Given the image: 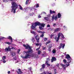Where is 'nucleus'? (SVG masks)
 <instances>
[{
  "label": "nucleus",
  "mask_w": 74,
  "mask_h": 74,
  "mask_svg": "<svg viewBox=\"0 0 74 74\" xmlns=\"http://www.w3.org/2000/svg\"><path fill=\"white\" fill-rule=\"evenodd\" d=\"M23 46L25 47L26 49H29L30 50L28 51H25V53L26 54L25 56H21V57L22 58V59H29V58H30L31 57H33L34 58H37V55L33 54L32 55L30 54V53H33V50L32 49V47H30L29 45L27 44L26 45H23Z\"/></svg>",
  "instance_id": "obj_1"
},
{
  "label": "nucleus",
  "mask_w": 74,
  "mask_h": 74,
  "mask_svg": "<svg viewBox=\"0 0 74 74\" xmlns=\"http://www.w3.org/2000/svg\"><path fill=\"white\" fill-rule=\"evenodd\" d=\"M32 25L31 26V29H35V27L37 26H39V28L40 30H43L44 28L42 27H44V26H45V24L43 23H40L39 22H36L34 23H32Z\"/></svg>",
  "instance_id": "obj_2"
},
{
  "label": "nucleus",
  "mask_w": 74,
  "mask_h": 74,
  "mask_svg": "<svg viewBox=\"0 0 74 74\" xmlns=\"http://www.w3.org/2000/svg\"><path fill=\"white\" fill-rule=\"evenodd\" d=\"M66 58L67 59L68 61V62L66 64V67H67L68 66H70L69 64L71 62V57L69 54H67L66 55Z\"/></svg>",
  "instance_id": "obj_3"
},
{
  "label": "nucleus",
  "mask_w": 74,
  "mask_h": 74,
  "mask_svg": "<svg viewBox=\"0 0 74 74\" xmlns=\"http://www.w3.org/2000/svg\"><path fill=\"white\" fill-rule=\"evenodd\" d=\"M30 32L32 34H34V36L36 35V36H35V38H36L37 42H39V40H40V38L38 36V35H36L37 34H36V32H35L33 31L32 30H31Z\"/></svg>",
  "instance_id": "obj_4"
},
{
  "label": "nucleus",
  "mask_w": 74,
  "mask_h": 74,
  "mask_svg": "<svg viewBox=\"0 0 74 74\" xmlns=\"http://www.w3.org/2000/svg\"><path fill=\"white\" fill-rule=\"evenodd\" d=\"M12 6L11 7L18 8V5L16 2L13 1L12 2Z\"/></svg>",
  "instance_id": "obj_5"
},
{
  "label": "nucleus",
  "mask_w": 74,
  "mask_h": 74,
  "mask_svg": "<svg viewBox=\"0 0 74 74\" xmlns=\"http://www.w3.org/2000/svg\"><path fill=\"white\" fill-rule=\"evenodd\" d=\"M17 8L11 7V12H12V13H13V14H15V13L16 12V9Z\"/></svg>",
  "instance_id": "obj_6"
},
{
  "label": "nucleus",
  "mask_w": 74,
  "mask_h": 74,
  "mask_svg": "<svg viewBox=\"0 0 74 74\" xmlns=\"http://www.w3.org/2000/svg\"><path fill=\"white\" fill-rule=\"evenodd\" d=\"M14 49V47H12V48H11L10 46H9L8 48H6L5 49V52H8V51H11V49Z\"/></svg>",
  "instance_id": "obj_7"
},
{
  "label": "nucleus",
  "mask_w": 74,
  "mask_h": 74,
  "mask_svg": "<svg viewBox=\"0 0 74 74\" xmlns=\"http://www.w3.org/2000/svg\"><path fill=\"white\" fill-rule=\"evenodd\" d=\"M6 56H3L2 58V60H1V61H3V63H6V61H5V59H6Z\"/></svg>",
  "instance_id": "obj_8"
},
{
  "label": "nucleus",
  "mask_w": 74,
  "mask_h": 74,
  "mask_svg": "<svg viewBox=\"0 0 74 74\" xmlns=\"http://www.w3.org/2000/svg\"><path fill=\"white\" fill-rule=\"evenodd\" d=\"M58 37H56L54 39L55 40L56 42H58V41H59V38H60V35L58 34Z\"/></svg>",
  "instance_id": "obj_9"
},
{
  "label": "nucleus",
  "mask_w": 74,
  "mask_h": 74,
  "mask_svg": "<svg viewBox=\"0 0 74 74\" xmlns=\"http://www.w3.org/2000/svg\"><path fill=\"white\" fill-rule=\"evenodd\" d=\"M58 34L60 35V36H61V37L63 39H64L65 38V37L64 36V35L62 33H58Z\"/></svg>",
  "instance_id": "obj_10"
},
{
  "label": "nucleus",
  "mask_w": 74,
  "mask_h": 74,
  "mask_svg": "<svg viewBox=\"0 0 74 74\" xmlns=\"http://www.w3.org/2000/svg\"><path fill=\"white\" fill-rule=\"evenodd\" d=\"M65 46V44H63L62 43H61L60 44V47H59V49H60V48H62V49H63Z\"/></svg>",
  "instance_id": "obj_11"
},
{
  "label": "nucleus",
  "mask_w": 74,
  "mask_h": 74,
  "mask_svg": "<svg viewBox=\"0 0 74 74\" xmlns=\"http://www.w3.org/2000/svg\"><path fill=\"white\" fill-rule=\"evenodd\" d=\"M21 70L20 69H18V70L16 71V72L18 74H21L22 73V72L21 71Z\"/></svg>",
  "instance_id": "obj_12"
},
{
  "label": "nucleus",
  "mask_w": 74,
  "mask_h": 74,
  "mask_svg": "<svg viewBox=\"0 0 74 74\" xmlns=\"http://www.w3.org/2000/svg\"><path fill=\"white\" fill-rule=\"evenodd\" d=\"M55 61H56V58L55 57H52L51 62H55Z\"/></svg>",
  "instance_id": "obj_13"
},
{
  "label": "nucleus",
  "mask_w": 74,
  "mask_h": 74,
  "mask_svg": "<svg viewBox=\"0 0 74 74\" xmlns=\"http://www.w3.org/2000/svg\"><path fill=\"white\" fill-rule=\"evenodd\" d=\"M61 66H62V67L64 68V70H66V65H64V64H60Z\"/></svg>",
  "instance_id": "obj_14"
},
{
  "label": "nucleus",
  "mask_w": 74,
  "mask_h": 74,
  "mask_svg": "<svg viewBox=\"0 0 74 74\" xmlns=\"http://www.w3.org/2000/svg\"><path fill=\"white\" fill-rule=\"evenodd\" d=\"M29 9H30V10H35L36 9H35V6H34V7H29Z\"/></svg>",
  "instance_id": "obj_15"
},
{
  "label": "nucleus",
  "mask_w": 74,
  "mask_h": 74,
  "mask_svg": "<svg viewBox=\"0 0 74 74\" xmlns=\"http://www.w3.org/2000/svg\"><path fill=\"white\" fill-rule=\"evenodd\" d=\"M7 38L8 39H9L10 40H11V42H12V37L11 36H9L8 37H7Z\"/></svg>",
  "instance_id": "obj_16"
},
{
  "label": "nucleus",
  "mask_w": 74,
  "mask_h": 74,
  "mask_svg": "<svg viewBox=\"0 0 74 74\" xmlns=\"http://www.w3.org/2000/svg\"><path fill=\"white\" fill-rule=\"evenodd\" d=\"M37 32L39 33H41V34H44L45 33V32H42L41 31H37Z\"/></svg>",
  "instance_id": "obj_17"
},
{
  "label": "nucleus",
  "mask_w": 74,
  "mask_h": 74,
  "mask_svg": "<svg viewBox=\"0 0 74 74\" xmlns=\"http://www.w3.org/2000/svg\"><path fill=\"white\" fill-rule=\"evenodd\" d=\"M61 16H62V15H61V14H60V13H58V18H60Z\"/></svg>",
  "instance_id": "obj_18"
},
{
  "label": "nucleus",
  "mask_w": 74,
  "mask_h": 74,
  "mask_svg": "<svg viewBox=\"0 0 74 74\" xmlns=\"http://www.w3.org/2000/svg\"><path fill=\"white\" fill-rule=\"evenodd\" d=\"M56 12L54 11H52V10H50V14H55Z\"/></svg>",
  "instance_id": "obj_19"
},
{
  "label": "nucleus",
  "mask_w": 74,
  "mask_h": 74,
  "mask_svg": "<svg viewBox=\"0 0 74 74\" xmlns=\"http://www.w3.org/2000/svg\"><path fill=\"white\" fill-rule=\"evenodd\" d=\"M41 43H39V45H40L39 47L36 49V51H38L39 49H40V47H41Z\"/></svg>",
  "instance_id": "obj_20"
},
{
  "label": "nucleus",
  "mask_w": 74,
  "mask_h": 74,
  "mask_svg": "<svg viewBox=\"0 0 74 74\" xmlns=\"http://www.w3.org/2000/svg\"><path fill=\"white\" fill-rule=\"evenodd\" d=\"M19 9L20 10H22V11H23L24 10L23 9V8H22V7L21 6V5H19Z\"/></svg>",
  "instance_id": "obj_21"
},
{
  "label": "nucleus",
  "mask_w": 74,
  "mask_h": 74,
  "mask_svg": "<svg viewBox=\"0 0 74 74\" xmlns=\"http://www.w3.org/2000/svg\"><path fill=\"white\" fill-rule=\"evenodd\" d=\"M60 30V28H57L55 29V32H58Z\"/></svg>",
  "instance_id": "obj_22"
},
{
  "label": "nucleus",
  "mask_w": 74,
  "mask_h": 74,
  "mask_svg": "<svg viewBox=\"0 0 74 74\" xmlns=\"http://www.w3.org/2000/svg\"><path fill=\"white\" fill-rule=\"evenodd\" d=\"M55 19V15H53L52 16L51 20L52 21H54V19Z\"/></svg>",
  "instance_id": "obj_23"
},
{
  "label": "nucleus",
  "mask_w": 74,
  "mask_h": 74,
  "mask_svg": "<svg viewBox=\"0 0 74 74\" xmlns=\"http://www.w3.org/2000/svg\"><path fill=\"white\" fill-rule=\"evenodd\" d=\"M4 38H4V37H3L2 36H0V40L1 41V40H4Z\"/></svg>",
  "instance_id": "obj_24"
},
{
  "label": "nucleus",
  "mask_w": 74,
  "mask_h": 74,
  "mask_svg": "<svg viewBox=\"0 0 74 74\" xmlns=\"http://www.w3.org/2000/svg\"><path fill=\"white\" fill-rule=\"evenodd\" d=\"M46 63L47 65L48 66H50V64H48V61H47L46 62Z\"/></svg>",
  "instance_id": "obj_25"
},
{
  "label": "nucleus",
  "mask_w": 74,
  "mask_h": 74,
  "mask_svg": "<svg viewBox=\"0 0 74 74\" xmlns=\"http://www.w3.org/2000/svg\"><path fill=\"white\" fill-rule=\"evenodd\" d=\"M52 53H56V49H55L53 50Z\"/></svg>",
  "instance_id": "obj_26"
},
{
  "label": "nucleus",
  "mask_w": 74,
  "mask_h": 74,
  "mask_svg": "<svg viewBox=\"0 0 74 74\" xmlns=\"http://www.w3.org/2000/svg\"><path fill=\"white\" fill-rule=\"evenodd\" d=\"M12 55L13 56H15V53L14 52H13L12 54Z\"/></svg>",
  "instance_id": "obj_27"
},
{
  "label": "nucleus",
  "mask_w": 74,
  "mask_h": 74,
  "mask_svg": "<svg viewBox=\"0 0 74 74\" xmlns=\"http://www.w3.org/2000/svg\"><path fill=\"white\" fill-rule=\"evenodd\" d=\"M19 62V59H17L16 61L15 62V63H18V62Z\"/></svg>",
  "instance_id": "obj_28"
},
{
  "label": "nucleus",
  "mask_w": 74,
  "mask_h": 74,
  "mask_svg": "<svg viewBox=\"0 0 74 74\" xmlns=\"http://www.w3.org/2000/svg\"><path fill=\"white\" fill-rule=\"evenodd\" d=\"M54 19L56 21L58 19V17H57V16H56L54 18Z\"/></svg>",
  "instance_id": "obj_29"
},
{
  "label": "nucleus",
  "mask_w": 74,
  "mask_h": 74,
  "mask_svg": "<svg viewBox=\"0 0 74 74\" xmlns=\"http://www.w3.org/2000/svg\"><path fill=\"white\" fill-rule=\"evenodd\" d=\"M38 51H38V55H40V53H41V51L40 50H38Z\"/></svg>",
  "instance_id": "obj_30"
},
{
  "label": "nucleus",
  "mask_w": 74,
  "mask_h": 74,
  "mask_svg": "<svg viewBox=\"0 0 74 74\" xmlns=\"http://www.w3.org/2000/svg\"><path fill=\"white\" fill-rule=\"evenodd\" d=\"M29 0H27L26 1V2H25V4L26 5H27L28 4V3H29Z\"/></svg>",
  "instance_id": "obj_31"
},
{
  "label": "nucleus",
  "mask_w": 74,
  "mask_h": 74,
  "mask_svg": "<svg viewBox=\"0 0 74 74\" xmlns=\"http://www.w3.org/2000/svg\"><path fill=\"white\" fill-rule=\"evenodd\" d=\"M51 42V41H48L47 42H46L45 44L46 45H47V44H49Z\"/></svg>",
  "instance_id": "obj_32"
},
{
  "label": "nucleus",
  "mask_w": 74,
  "mask_h": 74,
  "mask_svg": "<svg viewBox=\"0 0 74 74\" xmlns=\"http://www.w3.org/2000/svg\"><path fill=\"white\" fill-rule=\"evenodd\" d=\"M48 47V51H49V52H51V48L49 47Z\"/></svg>",
  "instance_id": "obj_33"
},
{
  "label": "nucleus",
  "mask_w": 74,
  "mask_h": 74,
  "mask_svg": "<svg viewBox=\"0 0 74 74\" xmlns=\"http://www.w3.org/2000/svg\"><path fill=\"white\" fill-rule=\"evenodd\" d=\"M32 41L33 42H34V38H32Z\"/></svg>",
  "instance_id": "obj_34"
},
{
  "label": "nucleus",
  "mask_w": 74,
  "mask_h": 74,
  "mask_svg": "<svg viewBox=\"0 0 74 74\" xmlns=\"http://www.w3.org/2000/svg\"><path fill=\"white\" fill-rule=\"evenodd\" d=\"M5 44H8V45H10V44H11V43H10L9 42H5Z\"/></svg>",
  "instance_id": "obj_35"
},
{
  "label": "nucleus",
  "mask_w": 74,
  "mask_h": 74,
  "mask_svg": "<svg viewBox=\"0 0 74 74\" xmlns=\"http://www.w3.org/2000/svg\"><path fill=\"white\" fill-rule=\"evenodd\" d=\"M64 63H66V62H67V61L65 59H64L63 60Z\"/></svg>",
  "instance_id": "obj_36"
},
{
  "label": "nucleus",
  "mask_w": 74,
  "mask_h": 74,
  "mask_svg": "<svg viewBox=\"0 0 74 74\" xmlns=\"http://www.w3.org/2000/svg\"><path fill=\"white\" fill-rule=\"evenodd\" d=\"M42 69H44V68H45V64H43V65H42Z\"/></svg>",
  "instance_id": "obj_37"
},
{
  "label": "nucleus",
  "mask_w": 74,
  "mask_h": 74,
  "mask_svg": "<svg viewBox=\"0 0 74 74\" xmlns=\"http://www.w3.org/2000/svg\"><path fill=\"white\" fill-rule=\"evenodd\" d=\"M47 39H48V38H44V40L46 41H47Z\"/></svg>",
  "instance_id": "obj_38"
},
{
  "label": "nucleus",
  "mask_w": 74,
  "mask_h": 74,
  "mask_svg": "<svg viewBox=\"0 0 74 74\" xmlns=\"http://www.w3.org/2000/svg\"><path fill=\"white\" fill-rule=\"evenodd\" d=\"M3 1L4 2H8V1H9V0H3Z\"/></svg>",
  "instance_id": "obj_39"
},
{
  "label": "nucleus",
  "mask_w": 74,
  "mask_h": 74,
  "mask_svg": "<svg viewBox=\"0 0 74 74\" xmlns=\"http://www.w3.org/2000/svg\"><path fill=\"white\" fill-rule=\"evenodd\" d=\"M44 18L46 20V21H48V18L47 17H45Z\"/></svg>",
  "instance_id": "obj_40"
},
{
  "label": "nucleus",
  "mask_w": 74,
  "mask_h": 74,
  "mask_svg": "<svg viewBox=\"0 0 74 74\" xmlns=\"http://www.w3.org/2000/svg\"><path fill=\"white\" fill-rule=\"evenodd\" d=\"M49 48H51L52 47V44H50L49 45Z\"/></svg>",
  "instance_id": "obj_41"
},
{
  "label": "nucleus",
  "mask_w": 74,
  "mask_h": 74,
  "mask_svg": "<svg viewBox=\"0 0 74 74\" xmlns=\"http://www.w3.org/2000/svg\"><path fill=\"white\" fill-rule=\"evenodd\" d=\"M44 35V34H42L40 36V37H43Z\"/></svg>",
  "instance_id": "obj_42"
},
{
  "label": "nucleus",
  "mask_w": 74,
  "mask_h": 74,
  "mask_svg": "<svg viewBox=\"0 0 74 74\" xmlns=\"http://www.w3.org/2000/svg\"><path fill=\"white\" fill-rule=\"evenodd\" d=\"M43 53H44L42 54V55L43 56L45 57V56H44V55H45V52L44 51L43 52Z\"/></svg>",
  "instance_id": "obj_43"
},
{
  "label": "nucleus",
  "mask_w": 74,
  "mask_h": 74,
  "mask_svg": "<svg viewBox=\"0 0 74 74\" xmlns=\"http://www.w3.org/2000/svg\"><path fill=\"white\" fill-rule=\"evenodd\" d=\"M20 51H21V49H18L17 51L18 53H19V52H20Z\"/></svg>",
  "instance_id": "obj_44"
},
{
  "label": "nucleus",
  "mask_w": 74,
  "mask_h": 74,
  "mask_svg": "<svg viewBox=\"0 0 74 74\" xmlns=\"http://www.w3.org/2000/svg\"><path fill=\"white\" fill-rule=\"evenodd\" d=\"M38 7H39V4H38L36 5V8H38Z\"/></svg>",
  "instance_id": "obj_45"
},
{
  "label": "nucleus",
  "mask_w": 74,
  "mask_h": 74,
  "mask_svg": "<svg viewBox=\"0 0 74 74\" xmlns=\"http://www.w3.org/2000/svg\"><path fill=\"white\" fill-rule=\"evenodd\" d=\"M36 46H38L39 45V44L38 43H36Z\"/></svg>",
  "instance_id": "obj_46"
},
{
  "label": "nucleus",
  "mask_w": 74,
  "mask_h": 74,
  "mask_svg": "<svg viewBox=\"0 0 74 74\" xmlns=\"http://www.w3.org/2000/svg\"><path fill=\"white\" fill-rule=\"evenodd\" d=\"M56 26V23L54 24L53 25V26Z\"/></svg>",
  "instance_id": "obj_47"
},
{
  "label": "nucleus",
  "mask_w": 74,
  "mask_h": 74,
  "mask_svg": "<svg viewBox=\"0 0 74 74\" xmlns=\"http://www.w3.org/2000/svg\"><path fill=\"white\" fill-rule=\"evenodd\" d=\"M46 49V48H45V47H44L43 48V50H45Z\"/></svg>",
  "instance_id": "obj_48"
},
{
  "label": "nucleus",
  "mask_w": 74,
  "mask_h": 74,
  "mask_svg": "<svg viewBox=\"0 0 74 74\" xmlns=\"http://www.w3.org/2000/svg\"><path fill=\"white\" fill-rule=\"evenodd\" d=\"M44 70V69L43 68H41L40 69V71H42V70Z\"/></svg>",
  "instance_id": "obj_49"
},
{
  "label": "nucleus",
  "mask_w": 74,
  "mask_h": 74,
  "mask_svg": "<svg viewBox=\"0 0 74 74\" xmlns=\"http://www.w3.org/2000/svg\"><path fill=\"white\" fill-rule=\"evenodd\" d=\"M41 16H40V15H39L38 16V18H41Z\"/></svg>",
  "instance_id": "obj_50"
},
{
  "label": "nucleus",
  "mask_w": 74,
  "mask_h": 74,
  "mask_svg": "<svg viewBox=\"0 0 74 74\" xmlns=\"http://www.w3.org/2000/svg\"><path fill=\"white\" fill-rule=\"evenodd\" d=\"M53 35H51V37H50V38H52V37H53Z\"/></svg>",
  "instance_id": "obj_51"
},
{
  "label": "nucleus",
  "mask_w": 74,
  "mask_h": 74,
  "mask_svg": "<svg viewBox=\"0 0 74 74\" xmlns=\"http://www.w3.org/2000/svg\"><path fill=\"white\" fill-rule=\"evenodd\" d=\"M11 72L10 71H8V74H10Z\"/></svg>",
  "instance_id": "obj_52"
},
{
  "label": "nucleus",
  "mask_w": 74,
  "mask_h": 74,
  "mask_svg": "<svg viewBox=\"0 0 74 74\" xmlns=\"http://www.w3.org/2000/svg\"><path fill=\"white\" fill-rule=\"evenodd\" d=\"M42 13L44 14H45V15H46V13L45 12H42Z\"/></svg>",
  "instance_id": "obj_53"
},
{
  "label": "nucleus",
  "mask_w": 74,
  "mask_h": 74,
  "mask_svg": "<svg viewBox=\"0 0 74 74\" xmlns=\"http://www.w3.org/2000/svg\"><path fill=\"white\" fill-rule=\"evenodd\" d=\"M47 27H50V25H47Z\"/></svg>",
  "instance_id": "obj_54"
},
{
  "label": "nucleus",
  "mask_w": 74,
  "mask_h": 74,
  "mask_svg": "<svg viewBox=\"0 0 74 74\" xmlns=\"http://www.w3.org/2000/svg\"><path fill=\"white\" fill-rule=\"evenodd\" d=\"M65 29V28H67V27H66V26H64L63 27Z\"/></svg>",
  "instance_id": "obj_55"
},
{
  "label": "nucleus",
  "mask_w": 74,
  "mask_h": 74,
  "mask_svg": "<svg viewBox=\"0 0 74 74\" xmlns=\"http://www.w3.org/2000/svg\"><path fill=\"white\" fill-rule=\"evenodd\" d=\"M43 74H47V73L45 72H44Z\"/></svg>",
  "instance_id": "obj_56"
},
{
  "label": "nucleus",
  "mask_w": 74,
  "mask_h": 74,
  "mask_svg": "<svg viewBox=\"0 0 74 74\" xmlns=\"http://www.w3.org/2000/svg\"><path fill=\"white\" fill-rule=\"evenodd\" d=\"M29 15L30 16H31V15H33V14H30Z\"/></svg>",
  "instance_id": "obj_57"
},
{
  "label": "nucleus",
  "mask_w": 74,
  "mask_h": 74,
  "mask_svg": "<svg viewBox=\"0 0 74 74\" xmlns=\"http://www.w3.org/2000/svg\"><path fill=\"white\" fill-rule=\"evenodd\" d=\"M47 74H52L51 73H48Z\"/></svg>",
  "instance_id": "obj_58"
},
{
  "label": "nucleus",
  "mask_w": 74,
  "mask_h": 74,
  "mask_svg": "<svg viewBox=\"0 0 74 74\" xmlns=\"http://www.w3.org/2000/svg\"><path fill=\"white\" fill-rule=\"evenodd\" d=\"M14 60H16V58H14Z\"/></svg>",
  "instance_id": "obj_59"
},
{
  "label": "nucleus",
  "mask_w": 74,
  "mask_h": 74,
  "mask_svg": "<svg viewBox=\"0 0 74 74\" xmlns=\"http://www.w3.org/2000/svg\"><path fill=\"white\" fill-rule=\"evenodd\" d=\"M9 1H13L14 0H9Z\"/></svg>",
  "instance_id": "obj_60"
},
{
  "label": "nucleus",
  "mask_w": 74,
  "mask_h": 74,
  "mask_svg": "<svg viewBox=\"0 0 74 74\" xmlns=\"http://www.w3.org/2000/svg\"><path fill=\"white\" fill-rule=\"evenodd\" d=\"M26 8H24V10H26Z\"/></svg>",
  "instance_id": "obj_61"
},
{
  "label": "nucleus",
  "mask_w": 74,
  "mask_h": 74,
  "mask_svg": "<svg viewBox=\"0 0 74 74\" xmlns=\"http://www.w3.org/2000/svg\"><path fill=\"white\" fill-rule=\"evenodd\" d=\"M58 66H59L58 65Z\"/></svg>",
  "instance_id": "obj_62"
},
{
  "label": "nucleus",
  "mask_w": 74,
  "mask_h": 74,
  "mask_svg": "<svg viewBox=\"0 0 74 74\" xmlns=\"http://www.w3.org/2000/svg\"><path fill=\"white\" fill-rule=\"evenodd\" d=\"M62 56H63V55Z\"/></svg>",
  "instance_id": "obj_63"
},
{
  "label": "nucleus",
  "mask_w": 74,
  "mask_h": 74,
  "mask_svg": "<svg viewBox=\"0 0 74 74\" xmlns=\"http://www.w3.org/2000/svg\"><path fill=\"white\" fill-rule=\"evenodd\" d=\"M0 52H1V51L0 50Z\"/></svg>",
  "instance_id": "obj_64"
}]
</instances>
